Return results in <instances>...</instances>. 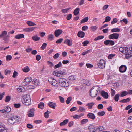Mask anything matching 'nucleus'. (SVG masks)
<instances>
[{
	"label": "nucleus",
	"instance_id": "nucleus-1",
	"mask_svg": "<svg viewBox=\"0 0 132 132\" xmlns=\"http://www.w3.org/2000/svg\"><path fill=\"white\" fill-rule=\"evenodd\" d=\"M100 92L99 87L94 86L92 87L90 90V96L92 97H95L97 96V93Z\"/></svg>",
	"mask_w": 132,
	"mask_h": 132
},
{
	"label": "nucleus",
	"instance_id": "nucleus-2",
	"mask_svg": "<svg viewBox=\"0 0 132 132\" xmlns=\"http://www.w3.org/2000/svg\"><path fill=\"white\" fill-rule=\"evenodd\" d=\"M20 117L18 116L11 117L8 118V122L11 124H16L20 120Z\"/></svg>",
	"mask_w": 132,
	"mask_h": 132
},
{
	"label": "nucleus",
	"instance_id": "nucleus-3",
	"mask_svg": "<svg viewBox=\"0 0 132 132\" xmlns=\"http://www.w3.org/2000/svg\"><path fill=\"white\" fill-rule=\"evenodd\" d=\"M22 102L23 104L27 106L30 105L31 104V100L29 95H24L22 99Z\"/></svg>",
	"mask_w": 132,
	"mask_h": 132
},
{
	"label": "nucleus",
	"instance_id": "nucleus-4",
	"mask_svg": "<svg viewBox=\"0 0 132 132\" xmlns=\"http://www.w3.org/2000/svg\"><path fill=\"white\" fill-rule=\"evenodd\" d=\"M59 82L60 85L62 87H66L69 85V83L68 81L65 79L62 78L59 79Z\"/></svg>",
	"mask_w": 132,
	"mask_h": 132
},
{
	"label": "nucleus",
	"instance_id": "nucleus-5",
	"mask_svg": "<svg viewBox=\"0 0 132 132\" xmlns=\"http://www.w3.org/2000/svg\"><path fill=\"white\" fill-rule=\"evenodd\" d=\"M105 61L102 59H101L100 60L97 64L98 67L101 69H103L105 67Z\"/></svg>",
	"mask_w": 132,
	"mask_h": 132
},
{
	"label": "nucleus",
	"instance_id": "nucleus-6",
	"mask_svg": "<svg viewBox=\"0 0 132 132\" xmlns=\"http://www.w3.org/2000/svg\"><path fill=\"white\" fill-rule=\"evenodd\" d=\"M53 74L54 75L59 77H62L63 76L66 74L65 72L61 71H58L57 72L54 71L53 72Z\"/></svg>",
	"mask_w": 132,
	"mask_h": 132
},
{
	"label": "nucleus",
	"instance_id": "nucleus-7",
	"mask_svg": "<svg viewBox=\"0 0 132 132\" xmlns=\"http://www.w3.org/2000/svg\"><path fill=\"white\" fill-rule=\"evenodd\" d=\"M88 129L90 132H95L97 130V127L92 124L88 126Z\"/></svg>",
	"mask_w": 132,
	"mask_h": 132
},
{
	"label": "nucleus",
	"instance_id": "nucleus-8",
	"mask_svg": "<svg viewBox=\"0 0 132 132\" xmlns=\"http://www.w3.org/2000/svg\"><path fill=\"white\" fill-rule=\"evenodd\" d=\"M48 81L50 84L52 85L55 86L57 83V81L52 78H50L48 79Z\"/></svg>",
	"mask_w": 132,
	"mask_h": 132
},
{
	"label": "nucleus",
	"instance_id": "nucleus-9",
	"mask_svg": "<svg viewBox=\"0 0 132 132\" xmlns=\"http://www.w3.org/2000/svg\"><path fill=\"white\" fill-rule=\"evenodd\" d=\"M119 34L117 33H114L108 36L110 39H117L118 38Z\"/></svg>",
	"mask_w": 132,
	"mask_h": 132
},
{
	"label": "nucleus",
	"instance_id": "nucleus-10",
	"mask_svg": "<svg viewBox=\"0 0 132 132\" xmlns=\"http://www.w3.org/2000/svg\"><path fill=\"white\" fill-rule=\"evenodd\" d=\"M101 96L105 99H107L109 97V95L108 93L105 92L104 90H102L101 92Z\"/></svg>",
	"mask_w": 132,
	"mask_h": 132
},
{
	"label": "nucleus",
	"instance_id": "nucleus-11",
	"mask_svg": "<svg viewBox=\"0 0 132 132\" xmlns=\"http://www.w3.org/2000/svg\"><path fill=\"white\" fill-rule=\"evenodd\" d=\"M104 44L106 45H113L114 44V42L112 40H108L104 42Z\"/></svg>",
	"mask_w": 132,
	"mask_h": 132
},
{
	"label": "nucleus",
	"instance_id": "nucleus-12",
	"mask_svg": "<svg viewBox=\"0 0 132 132\" xmlns=\"http://www.w3.org/2000/svg\"><path fill=\"white\" fill-rule=\"evenodd\" d=\"M127 68V67L126 65H122L119 68V71L121 73L124 72L126 71Z\"/></svg>",
	"mask_w": 132,
	"mask_h": 132
},
{
	"label": "nucleus",
	"instance_id": "nucleus-13",
	"mask_svg": "<svg viewBox=\"0 0 132 132\" xmlns=\"http://www.w3.org/2000/svg\"><path fill=\"white\" fill-rule=\"evenodd\" d=\"M34 109L33 108L30 109L28 112V116L30 117H33L34 114Z\"/></svg>",
	"mask_w": 132,
	"mask_h": 132
},
{
	"label": "nucleus",
	"instance_id": "nucleus-14",
	"mask_svg": "<svg viewBox=\"0 0 132 132\" xmlns=\"http://www.w3.org/2000/svg\"><path fill=\"white\" fill-rule=\"evenodd\" d=\"M87 116L89 118L93 120L95 118V114L92 113H90L88 114L87 115Z\"/></svg>",
	"mask_w": 132,
	"mask_h": 132
},
{
	"label": "nucleus",
	"instance_id": "nucleus-15",
	"mask_svg": "<svg viewBox=\"0 0 132 132\" xmlns=\"http://www.w3.org/2000/svg\"><path fill=\"white\" fill-rule=\"evenodd\" d=\"M64 43V44H67L68 46H71L72 44V40L68 39H65Z\"/></svg>",
	"mask_w": 132,
	"mask_h": 132
},
{
	"label": "nucleus",
	"instance_id": "nucleus-16",
	"mask_svg": "<svg viewBox=\"0 0 132 132\" xmlns=\"http://www.w3.org/2000/svg\"><path fill=\"white\" fill-rule=\"evenodd\" d=\"M32 81V78L30 77L26 78L24 80L25 83L27 84H29Z\"/></svg>",
	"mask_w": 132,
	"mask_h": 132
},
{
	"label": "nucleus",
	"instance_id": "nucleus-17",
	"mask_svg": "<svg viewBox=\"0 0 132 132\" xmlns=\"http://www.w3.org/2000/svg\"><path fill=\"white\" fill-rule=\"evenodd\" d=\"M62 32V31L61 30L58 29L55 31L54 34L56 37H57Z\"/></svg>",
	"mask_w": 132,
	"mask_h": 132
},
{
	"label": "nucleus",
	"instance_id": "nucleus-18",
	"mask_svg": "<svg viewBox=\"0 0 132 132\" xmlns=\"http://www.w3.org/2000/svg\"><path fill=\"white\" fill-rule=\"evenodd\" d=\"M48 105L49 107L51 108L54 109L55 108V106L56 105V104L55 103L51 102H49L48 103Z\"/></svg>",
	"mask_w": 132,
	"mask_h": 132
},
{
	"label": "nucleus",
	"instance_id": "nucleus-19",
	"mask_svg": "<svg viewBox=\"0 0 132 132\" xmlns=\"http://www.w3.org/2000/svg\"><path fill=\"white\" fill-rule=\"evenodd\" d=\"M24 35L22 34H17L15 36V38L17 39H21L22 38H24Z\"/></svg>",
	"mask_w": 132,
	"mask_h": 132
},
{
	"label": "nucleus",
	"instance_id": "nucleus-20",
	"mask_svg": "<svg viewBox=\"0 0 132 132\" xmlns=\"http://www.w3.org/2000/svg\"><path fill=\"white\" fill-rule=\"evenodd\" d=\"M85 35V33L82 31H79L77 34L78 37L81 38L84 37Z\"/></svg>",
	"mask_w": 132,
	"mask_h": 132
},
{
	"label": "nucleus",
	"instance_id": "nucleus-21",
	"mask_svg": "<svg viewBox=\"0 0 132 132\" xmlns=\"http://www.w3.org/2000/svg\"><path fill=\"white\" fill-rule=\"evenodd\" d=\"M34 28L31 27L28 28H27L24 29V31L25 32H31L33 31L34 29Z\"/></svg>",
	"mask_w": 132,
	"mask_h": 132
},
{
	"label": "nucleus",
	"instance_id": "nucleus-22",
	"mask_svg": "<svg viewBox=\"0 0 132 132\" xmlns=\"http://www.w3.org/2000/svg\"><path fill=\"white\" fill-rule=\"evenodd\" d=\"M69 120L68 119H66L64 120L63 122L60 123V125L61 126H62L65 125L69 121Z\"/></svg>",
	"mask_w": 132,
	"mask_h": 132
},
{
	"label": "nucleus",
	"instance_id": "nucleus-23",
	"mask_svg": "<svg viewBox=\"0 0 132 132\" xmlns=\"http://www.w3.org/2000/svg\"><path fill=\"white\" fill-rule=\"evenodd\" d=\"M32 39L34 41H38L40 40V38L39 37H38L37 35H35L32 36Z\"/></svg>",
	"mask_w": 132,
	"mask_h": 132
},
{
	"label": "nucleus",
	"instance_id": "nucleus-24",
	"mask_svg": "<svg viewBox=\"0 0 132 132\" xmlns=\"http://www.w3.org/2000/svg\"><path fill=\"white\" fill-rule=\"evenodd\" d=\"M94 104V103L93 102L87 104H86V106L88 107L89 109H91Z\"/></svg>",
	"mask_w": 132,
	"mask_h": 132
},
{
	"label": "nucleus",
	"instance_id": "nucleus-25",
	"mask_svg": "<svg viewBox=\"0 0 132 132\" xmlns=\"http://www.w3.org/2000/svg\"><path fill=\"white\" fill-rule=\"evenodd\" d=\"M80 9L79 8H77L73 12L74 14L75 15H77L79 13Z\"/></svg>",
	"mask_w": 132,
	"mask_h": 132
},
{
	"label": "nucleus",
	"instance_id": "nucleus-26",
	"mask_svg": "<svg viewBox=\"0 0 132 132\" xmlns=\"http://www.w3.org/2000/svg\"><path fill=\"white\" fill-rule=\"evenodd\" d=\"M88 122V120L87 119H84L81 120L80 121L81 124L82 125L85 124Z\"/></svg>",
	"mask_w": 132,
	"mask_h": 132
},
{
	"label": "nucleus",
	"instance_id": "nucleus-27",
	"mask_svg": "<svg viewBox=\"0 0 132 132\" xmlns=\"http://www.w3.org/2000/svg\"><path fill=\"white\" fill-rule=\"evenodd\" d=\"M132 56V52H130L125 54V57L126 59H129Z\"/></svg>",
	"mask_w": 132,
	"mask_h": 132
},
{
	"label": "nucleus",
	"instance_id": "nucleus-28",
	"mask_svg": "<svg viewBox=\"0 0 132 132\" xmlns=\"http://www.w3.org/2000/svg\"><path fill=\"white\" fill-rule=\"evenodd\" d=\"M7 34V32L6 31H4L0 35V37L3 38L5 37Z\"/></svg>",
	"mask_w": 132,
	"mask_h": 132
},
{
	"label": "nucleus",
	"instance_id": "nucleus-29",
	"mask_svg": "<svg viewBox=\"0 0 132 132\" xmlns=\"http://www.w3.org/2000/svg\"><path fill=\"white\" fill-rule=\"evenodd\" d=\"M130 101V98H128L126 99H123L120 101L121 103H126L129 102Z\"/></svg>",
	"mask_w": 132,
	"mask_h": 132
},
{
	"label": "nucleus",
	"instance_id": "nucleus-30",
	"mask_svg": "<svg viewBox=\"0 0 132 132\" xmlns=\"http://www.w3.org/2000/svg\"><path fill=\"white\" fill-rule=\"evenodd\" d=\"M104 37L103 36H99L96 37L94 39V40L95 41H96L97 40H98L100 39H103Z\"/></svg>",
	"mask_w": 132,
	"mask_h": 132
},
{
	"label": "nucleus",
	"instance_id": "nucleus-31",
	"mask_svg": "<svg viewBox=\"0 0 132 132\" xmlns=\"http://www.w3.org/2000/svg\"><path fill=\"white\" fill-rule=\"evenodd\" d=\"M120 29L118 28H115L112 29L111 30V31L112 32H118L120 31Z\"/></svg>",
	"mask_w": 132,
	"mask_h": 132
},
{
	"label": "nucleus",
	"instance_id": "nucleus-32",
	"mask_svg": "<svg viewBox=\"0 0 132 132\" xmlns=\"http://www.w3.org/2000/svg\"><path fill=\"white\" fill-rule=\"evenodd\" d=\"M38 80L37 79H34L33 80V81H32V83L35 85H37L39 83Z\"/></svg>",
	"mask_w": 132,
	"mask_h": 132
},
{
	"label": "nucleus",
	"instance_id": "nucleus-33",
	"mask_svg": "<svg viewBox=\"0 0 132 132\" xmlns=\"http://www.w3.org/2000/svg\"><path fill=\"white\" fill-rule=\"evenodd\" d=\"M27 23L30 26H34L36 25V24L30 21H27Z\"/></svg>",
	"mask_w": 132,
	"mask_h": 132
},
{
	"label": "nucleus",
	"instance_id": "nucleus-34",
	"mask_svg": "<svg viewBox=\"0 0 132 132\" xmlns=\"http://www.w3.org/2000/svg\"><path fill=\"white\" fill-rule=\"evenodd\" d=\"M85 109L83 107L80 106L79 107V110L78 111L79 112H85Z\"/></svg>",
	"mask_w": 132,
	"mask_h": 132
},
{
	"label": "nucleus",
	"instance_id": "nucleus-35",
	"mask_svg": "<svg viewBox=\"0 0 132 132\" xmlns=\"http://www.w3.org/2000/svg\"><path fill=\"white\" fill-rule=\"evenodd\" d=\"M105 112L103 111H100L97 113V115L99 116H102L105 115Z\"/></svg>",
	"mask_w": 132,
	"mask_h": 132
},
{
	"label": "nucleus",
	"instance_id": "nucleus-36",
	"mask_svg": "<svg viewBox=\"0 0 132 132\" xmlns=\"http://www.w3.org/2000/svg\"><path fill=\"white\" fill-rule=\"evenodd\" d=\"M127 92L126 91H124L121 93L120 96L123 97L126 95L127 94Z\"/></svg>",
	"mask_w": 132,
	"mask_h": 132
},
{
	"label": "nucleus",
	"instance_id": "nucleus-37",
	"mask_svg": "<svg viewBox=\"0 0 132 132\" xmlns=\"http://www.w3.org/2000/svg\"><path fill=\"white\" fill-rule=\"evenodd\" d=\"M88 16H86L81 21V23H84L87 22L88 20Z\"/></svg>",
	"mask_w": 132,
	"mask_h": 132
},
{
	"label": "nucleus",
	"instance_id": "nucleus-38",
	"mask_svg": "<svg viewBox=\"0 0 132 132\" xmlns=\"http://www.w3.org/2000/svg\"><path fill=\"white\" fill-rule=\"evenodd\" d=\"M44 104L42 102H40L38 105V107L39 108L42 109L44 106Z\"/></svg>",
	"mask_w": 132,
	"mask_h": 132
},
{
	"label": "nucleus",
	"instance_id": "nucleus-39",
	"mask_svg": "<svg viewBox=\"0 0 132 132\" xmlns=\"http://www.w3.org/2000/svg\"><path fill=\"white\" fill-rule=\"evenodd\" d=\"M62 65L61 62H60L58 64L55 65L54 67L55 69L60 67L62 66Z\"/></svg>",
	"mask_w": 132,
	"mask_h": 132
},
{
	"label": "nucleus",
	"instance_id": "nucleus-40",
	"mask_svg": "<svg viewBox=\"0 0 132 132\" xmlns=\"http://www.w3.org/2000/svg\"><path fill=\"white\" fill-rule=\"evenodd\" d=\"M72 100V97H68L66 100V103L67 104H69L70 101Z\"/></svg>",
	"mask_w": 132,
	"mask_h": 132
},
{
	"label": "nucleus",
	"instance_id": "nucleus-41",
	"mask_svg": "<svg viewBox=\"0 0 132 132\" xmlns=\"http://www.w3.org/2000/svg\"><path fill=\"white\" fill-rule=\"evenodd\" d=\"M29 70V68L28 66H26L23 69V71L25 72H28Z\"/></svg>",
	"mask_w": 132,
	"mask_h": 132
},
{
	"label": "nucleus",
	"instance_id": "nucleus-42",
	"mask_svg": "<svg viewBox=\"0 0 132 132\" xmlns=\"http://www.w3.org/2000/svg\"><path fill=\"white\" fill-rule=\"evenodd\" d=\"M127 122L129 123L131 125L132 124V116H130L128 117Z\"/></svg>",
	"mask_w": 132,
	"mask_h": 132
},
{
	"label": "nucleus",
	"instance_id": "nucleus-43",
	"mask_svg": "<svg viewBox=\"0 0 132 132\" xmlns=\"http://www.w3.org/2000/svg\"><path fill=\"white\" fill-rule=\"evenodd\" d=\"M119 96L120 95L119 94H117L115 95L114 99L117 102L118 101Z\"/></svg>",
	"mask_w": 132,
	"mask_h": 132
},
{
	"label": "nucleus",
	"instance_id": "nucleus-44",
	"mask_svg": "<svg viewBox=\"0 0 132 132\" xmlns=\"http://www.w3.org/2000/svg\"><path fill=\"white\" fill-rule=\"evenodd\" d=\"M7 129L5 127L3 128L0 129V132H7Z\"/></svg>",
	"mask_w": 132,
	"mask_h": 132
},
{
	"label": "nucleus",
	"instance_id": "nucleus-45",
	"mask_svg": "<svg viewBox=\"0 0 132 132\" xmlns=\"http://www.w3.org/2000/svg\"><path fill=\"white\" fill-rule=\"evenodd\" d=\"M47 44L46 43H44L43 44L41 47V48L42 50L44 49L47 46Z\"/></svg>",
	"mask_w": 132,
	"mask_h": 132
},
{
	"label": "nucleus",
	"instance_id": "nucleus-46",
	"mask_svg": "<svg viewBox=\"0 0 132 132\" xmlns=\"http://www.w3.org/2000/svg\"><path fill=\"white\" fill-rule=\"evenodd\" d=\"M89 43V42L87 40H86L84 41L82 44H83V46H85L87 45V44H88Z\"/></svg>",
	"mask_w": 132,
	"mask_h": 132
},
{
	"label": "nucleus",
	"instance_id": "nucleus-47",
	"mask_svg": "<svg viewBox=\"0 0 132 132\" xmlns=\"http://www.w3.org/2000/svg\"><path fill=\"white\" fill-rule=\"evenodd\" d=\"M54 36L52 34H50L48 36V39L50 40H52L53 39Z\"/></svg>",
	"mask_w": 132,
	"mask_h": 132
},
{
	"label": "nucleus",
	"instance_id": "nucleus-48",
	"mask_svg": "<svg viewBox=\"0 0 132 132\" xmlns=\"http://www.w3.org/2000/svg\"><path fill=\"white\" fill-rule=\"evenodd\" d=\"M58 97L60 100V101L61 103H64V100L63 97L61 96H59Z\"/></svg>",
	"mask_w": 132,
	"mask_h": 132
},
{
	"label": "nucleus",
	"instance_id": "nucleus-49",
	"mask_svg": "<svg viewBox=\"0 0 132 132\" xmlns=\"http://www.w3.org/2000/svg\"><path fill=\"white\" fill-rule=\"evenodd\" d=\"M10 97L9 96H7L6 97L5 101L6 102H8L10 100Z\"/></svg>",
	"mask_w": 132,
	"mask_h": 132
},
{
	"label": "nucleus",
	"instance_id": "nucleus-50",
	"mask_svg": "<svg viewBox=\"0 0 132 132\" xmlns=\"http://www.w3.org/2000/svg\"><path fill=\"white\" fill-rule=\"evenodd\" d=\"M123 53H126L128 52V48L127 47H123Z\"/></svg>",
	"mask_w": 132,
	"mask_h": 132
},
{
	"label": "nucleus",
	"instance_id": "nucleus-51",
	"mask_svg": "<svg viewBox=\"0 0 132 132\" xmlns=\"http://www.w3.org/2000/svg\"><path fill=\"white\" fill-rule=\"evenodd\" d=\"M111 95L112 96H113L115 94L116 92L115 90L112 88H111Z\"/></svg>",
	"mask_w": 132,
	"mask_h": 132
},
{
	"label": "nucleus",
	"instance_id": "nucleus-52",
	"mask_svg": "<svg viewBox=\"0 0 132 132\" xmlns=\"http://www.w3.org/2000/svg\"><path fill=\"white\" fill-rule=\"evenodd\" d=\"M73 118L75 119H79L80 118V116L79 115H75L72 116Z\"/></svg>",
	"mask_w": 132,
	"mask_h": 132
},
{
	"label": "nucleus",
	"instance_id": "nucleus-53",
	"mask_svg": "<svg viewBox=\"0 0 132 132\" xmlns=\"http://www.w3.org/2000/svg\"><path fill=\"white\" fill-rule=\"evenodd\" d=\"M5 109L6 112H9L11 110V109L9 107L7 106L6 107Z\"/></svg>",
	"mask_w": 132,
	"mask_h": 132
},
{
	"label": "nucleus",
	"instance_id": "nucleus-54",
	"mask_svg": "<svg viewBox=\"0 0 132 132\" xmlns=\"http://www.w3.org/2000/svg\"><path fill=\"white\" fill-rule=\"evenodd\" d=\"M72 17V15L71 14H68L66 17V19L68 20H70Z\"/></svg>",
	"mask_w": 132,
	"mask_h": 132
},
{
	"label": "nucleus",
	"instance_id": "nucleus-55",
	"mask_svg": "<svg viewBox=\"0 0 132 132\" xmlns=\"http://www.w3.org/2000/svg\"><path fill=\"white\" fill-rule=\"evenodd\" d=\"M23 87L20 86L19 87L17 88V90L19 92H21L23 91Z\"/></svg>",
	"mask_w": 132,
	"mask_h": 132
},
{
	"label": "nucleus",
	"instance_id": "nucleus-56",
	"mask_svg": "<svg viewBox=\"0 0 132 132\" xmlns=\"http://www.w3.org/2000/svg\"><path fill=\"white\" fill-rule=\"evenodd\" d=\"M74 124V122L73 121L69 122L68 123V126L70 127H72Z\"/></svg>",
	"mask_w": 132,
	"mask_h": 132
},
{
	"label": "nucleus",
	"instance_id": "nucleus-57",
	"mask_svg": "<svg viewBox=\"0 0 132 132\" xmlns=\"http://www.w3.org/2000/svg\"><path fill=\"white\" fill-rule=\"evenodd\" d=\"M118 20L116 18H114L111 22V23L112 24H114L117 22Z\"/></svg>",
	"mask_w": 132,
	"mask_h": 132
},
{
	"label": "nucleus",
	"instance_id": "nucleus-58",
	"mask_svg": "<svg viewBox=\"0 0 132 132\" xmlns=\"http://www.w3.org/2000/svg\"><path fill=\"white\" fill-rule=\"evenodd\" d=\"M111 20V18L109 16H107L105 17V22H109Z\"/></svg>",
	"mask_w": 132,
	"mask_h": 132
},
{
	"label": "nucleus",
	"instance_id": "nucleus-59",
	"mask_svg": "<svg viewBox=\"0 0 132 132\" xmlns=\"http://www.w3.org/2000/svg\"><path fill=\"white\" fill-rule=\"evenodd\" d=\"M91 30L93 31H95L97 29V28L96 26H92L91 27Z\"/></svg>",
	"mask_w": 132,
	"mask_h": 132
},
{
	"label": "nucleus",
	"instance_id": "nucleus-60",
	"mask_svg": "<svg viewBox=\"0 0 132 132\" xmlns=\"http://www.w3.org/2000/svg\"><path fill=\"white\" fill-rule=\"evenodd\" d=\"M63 40V39L62 38H60L57 40L56 42V43H60L62 42Z\"/></svg>",
	"mask_w": 132,
	"mask_h": 132
},
{
	"label": "nucleus",
	"instance_id": "nucleus-61",
	"mask_svg": "<svg viewBox=\"0 0 132 132\" xmlns=\"http://www.w3.org/2000/svg\"><path fill=\"white\" fill-rule=\"evenodd\" d=\"M14 105L15 107L16 108H19L20 106L21 105L19 103H14Z\"/></svg>",
	"mask_w": 132,
	"mask_h": 132
},
{
	"label": "nucleus",
	"instance_id": "nucleus-62",
	"mask_svg": "<svg viewBox=\"0 0 132 132\" xmlns=\"http://www.w3.org/2000/svg\"><path fill=\"white\" fill-rule=\"evenodd\" d=\"M18 73L17 72L15 71L14 72L12 77H13L15 78L17 76Z\"/></svg>",
	"mask_w": 132,
	"mask_h": 132
},
{
	"label": "nucleus",
	"instance_id": "nucleus-63",
	"mask_svg": "<svg viewBox=\"0 0 132 132\" xmlns=\"http://www.w3.org/2000/svg\"><path fill=\"white\" fill-rule=\"evenodd\" d=\"M59 56V54L58 53H56L53 56V58L55 59H57L58 58Z\"/></svg>",
	"mask_w": 132,
	"mask_h": 132
},
{
	"label": "nucleus",
	"instance_id": "nucleus-64",
	"mask_svg": "<svg viewBox=\"0 0 132 132\" xmlns=\"http://www.w3.org/2000/svg\"><path fill=\"white\" fill-rule=\"evenodd\" d=\"M103 105L101 104H99L97 108L98 109H101L103 108Z\"/></svg>",
	"mask_w": 132,
	"mask_h": 132
}]
</instances>
